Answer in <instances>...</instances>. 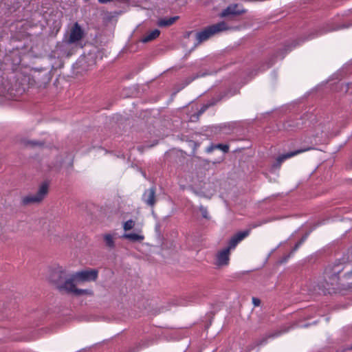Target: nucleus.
Returning a JSON list of instances; mask_svg holds the SVG:
<instances>
[{"label":"nucleus","mask_w":352,"mask_h":352,"mask_svg":"<svg viewBox=\"0 0 352 352\" xmlns=\"http://www.w3.org/2000/svg\"><path fill=\"white\" fill-rule=\"evenodd\" d=\"M58 274V279L55 280L56 287L60 292L66 293H71L75 296H79L82 295H92L93 292L89 289H82L76 287V284L94 281L97 279L98 271L95 269L85 270L76 272L69 276V278H65L64 281L63 279V272L59 270L56 272L54 275Z\"/></svg>","instance_id":"nucleus-1"},{"label":"nucleus","mask_w":352,"mask_h":352,"mask_svg":"<svg viewBox=\"0 0 352 352\" xmlns=\"http://www.w3.org/2000/svg\"><path fill=\"white\" fill-rule=\"evenodd\" d=\"M228 28L226 23L223 21L210 25L197 33L196 36L198 43L205 41L214 34L226 30Z\"/></svg>","instance_id":"nucleus-2"},{"label":"nucleus","mask_w":352,"mask_h":352,"mask_svg":"<svg viewBox=\"0 0 352 352\" xmlns=\"http://www.w3.org/2000/svg\"><path fill=\"white\" fill-rule=\"evenodd\" d=\"M48 184L46 182L43 183L38 188L37 192L34 195H28L22 199V203L24 205L40 203L47 194Z\"/></svg>","instance_id":"nucleus-3"},{"label":"nucleus","mask_w":352,"mask_h":352,"mask_svg":"<svg viewBox=\"0 0 352 352\" xmlns=\"http://www.w3.org/2000/svg\"><path fill=\"white\" fill-rule=\"evenodd\" d=\"M84 35V31L80 26V25L78 23H75L74 26L72 27L68 43H74L79 41H80Z\"/></svg>","instance_id":"nucleus-4"},{"label":"nucleus","mask_w":352,"mask_h":352,"mask_svg":"<svg viewBox=\"0 0 352 352\" xmlns=\"http://www.w3.org/2000/svg\"><path fill=\"white\" fill-rule=\"evenodd\" d=\"M312 149L311 147H307L302 149L295 150L294 151L288 152L287 153L282 154L279 155L276 160V163L273 165L274 167H280L281 164L286 160L294 157L298 154L302 153L303 152L307 151Z\"/></svg>","instance_id":"nucleus-5"},{"label":"nucleus","mask_w":352,"mask_h":352,"mask_svg":"<svg viewBox=\"0 0 352 352\" xmlns=\"http://www.w3.org/2000/svg\"><path fill=\"white\" fill-rule=\"evenodd\" d=\"M142 201L148 206L153 207L155 204V187L152 186L146 190L142 195Z\"/></svg>","instance_id":"nucleus-6"},{"label":"nucleus","mask_w":352,"mask_h":352,"mask_svg":"<svg viewBox=\"0 0 352 352\" xmlns=\"http://www.w3.org/2000/svg\"><path fill=\"white\" fill-rule=\"evenodd\" d=\"M249 234V230H245L237 232L230 239L228 242V246L227 247V248H229L230 250L232 249H234L237 244L246 236H248Z\"/></svg>","instance_id":"nucleus-7"},{"label":"nucleus","mask_w":352,"mask_h":352,"mask_svg":"<svg viewBox=\"0 0 352 352\" xmlns=\"http://www.w3.org/2000/svg\"><path fill=\"white\" fill-rule=\"evenodd\" d=\"M230 260V250L224 248L218 252L217 255V262L218 265H226Z\"/></svg>","instance_id":"nucleus-8"},{"label":"nucleus","mask_w":352,"mask_h":352,"mask_svg":"<svg viewBox=\"0 0 352 352\" xmlns=\"http://www.w3.org/2000/svg\"><path fill=\"white\" fill-rule=\"evenodd\" d=\"M243 11L242 10L238 9V6L236 4L230 5L228 6L226 9H224L221 13V17H226L231 15H238L243 13Z\"/></svg>","instance_id":"nucleus-9"},{"label":"nucleus","mask_w":352,"mask_h":352,"mask_svg":"<svg viewBox=\"0 0 352 352\" xmlns=\"http://www.w3.org/2000/svg\"><path fill=\"white\" fill-rule=\"evenodd\" d=\"M287 331V330H285V331L278 330L274 333H268V334L265 335L263 338H262L261 339H260L257 341V345H264L267 342V340L269 339L276 338L280 336V335H282L283 333H285Z\"/></svg>","instance_id":"nucleus-10"},{"label":"nucleus","mask_w":352,"mask_h":352,"mask_svg":"<svg viewBox=\"0 0 352 352\" xmlns=\"http://www.w3.org/2000/svg\"><path fill=\"white\" fill-rule=\"evenodd\" d=\"M122 238L131 242H142L144 239V236L138 233H124Z\"/></svg>","instance_id":"nucleus-11"},{"label":"nucleus","mask_w":352,"mask_h":352,"mask_svg":"<svg viewBox=\"0 0 352 352\" xmlns=\"http://www.w3.org/2000/svg\"><path fill=\"white\" fill-rule=\"evenodd\" d=\"M179 16H175L172 17H169L168 19H160L157 21V25L160 27H168L173 24L177 19Z\"/></svg>","instance_id":"nucleus-12"},{"label":"nucleus","mask_w":352,"mask_h":352,"mask_svg":"<svg viewBox=\"0 0 352 352\" xmlns=\"http://www.w3.org/2000/svg\"><path fill=\"white\" fill-rule=\"evenodd\" d=\"M160 32L157 29H155L151 31L150 33L146 34L144 37L142 38L141 41L142 43H147L155 39L159 36Z\"/></svg>","instance_id":"nucleus-13"},{"label":"nucleus","mask_w":352,"mask_h":352,"mask_svg":"<svg viewBox=\"0 0 352 352\" xmlns=\"http://www.w3.org/2000/svg\"><path fill=\"white\" fill-rule=\"evenodd\" d=\"M10 86L7 80H4L3 78H0V95H5L10 91Z\"/></svg>","instance_id":"nucleus-14"},{"label":"nucleus","mask_w":352,"mask_h":352,"mask_svg":"<svg viewBox=\"0 0 352 352\" xmlns=\"http://www.w3.org/2000/svg\"><path fill=\"white\" fill-rule=\"evenodd\" d=\"M104 241L105 242L106 245L110 248L113 249L115 248V242L113 236L111 234H105L103 236Z\"/></svg>","instance_id":"nucleus-15"},{"label":"nucleus","mask_w":352,"mask_h":352,"mask_svg":"<svg viewBox=\"0 0 352 352\" xmlns=\"http://www.w3.org/2000/svg\"><path fill=\"white\" fill-rule=\"evenodd\" d=\"M307 236H304L303 237H302L301 239L295 244L294 247L293 248L290 253L283 258V261H287L289 257L293 255L294 252L300 248V246L305 242Z\"/></svg>","instance_id":"nucleus-16"},{"label":"nucleus","mask_w":352,"mask_h":352,"mask_svg":"<svg viewBox=\"0 0 352 352\" xmlns=\"http://www.w3.org/2000/svg\"><path fill=\"white\" fill-rule=\"evenodd\" d=\"M214 104L215 102L212 100L206 104H204L198 111V112L195 115H193L191 118L192 119V118L195 117L197 119H198L199 116H201L204 112H205L208 109L209 107L214 105Z\"/></svg>","instance_id":"nucleus-17"},{"label":"nucleus","mask_w":352,"mask_h":352,"mask_svg":"<svg viewBox=\"0 0 352 352\" xmlns=\"http://www.w3.org/2000/svg\"><path fill=\"white\" fill-rule=\"evenodd\" d=\"M135 225V221L132 219H129L126 221H125L123 224V229L125 232L131 230L134 228Z\"/></svg>","instance_id":"nucleus-18"},{"label":"nucleus","mask_w":352,"mask_h":352,"mask_svg":"<svg viewBox=\"0 0 352 352\" xmlns=\"http://www.w3.org/2000/svg\"><path fill=\"white\" fill-rule=\"evenodd\" d=\"M212 74V72H199V73H197L196 75L193 76L190 79V81H192L198 78H200V77H204L207 75H211Z\"/></svg>","instance_id":"nucleus-19"},{"label":"nucleus","mask_w":352,"mask_h":352,"mask_svg":"<svg viewBox=\"0 0 352 352\" xmlns=\"http://www.w3.org/2000/svg\"><path fill=\"white\" fill-rule=\"evenodd\" d=\"M216 149H220L223 153H228L229 151V146L227 144H215Z\"/></svg>","instance_id":"nucleus-20"},{"label":"nucleus","mask_w":352,"mask_h":352,"mask_svg":"<svg viewBox=\"0 0 352 352\" xmlns=\"http://www.w3.org/2000/svg\"><path fill=\"white\" fill-rule=\"evenodd\" d=\"M199 210L201 212V214H202V217L205 219H208L209 218V216H208V210L207 209L204 207V206H201L199 208Z\"/></svg>","instance_id":"nucleus-21"},{"label":"nucleus","mask_w":352,"mask_h":352,"mask_svg":"<svg viewBox=\"0 0 352 352\" xmlns=\"http://www.w3.org/2000/svg\"><path fill=\"white\" fill-rule=\"evenodd\" d=\"M270 220H267V219L258 221L257 223L252 224V228H255L256 227L261 226H262L267 222H270Z\"/></svg>","instance_id":"nucleus-22"},{"label":"nucleus","mask_w":352,"mask_h":352,"mask_svg":"<svg viewBox=\"0 0 352 352\" xmlns=\"http://www.w3.org/2000/svg\"><path fill=\"white\" fill-rule=\"evenodd\" d=\"M27 144L30 145L32 147H34V146H41L42 143L40 142H37V141H29L27 143Z\"/></svg>","instance_id":"nucleus-23"},{"label":"nucleus","mask_w":352,"mask_h":352,"mask_svg":"<svg viewBox=\"0 0 352 352\" xmlns=\"http://www.w3.org/2000/svg\"><path fill=\"white\" fill-rule=\"evenodd\" d=\"M252 303L254 304V305L255 307H258V306H259V305L261 303V300L257 298L253 297L252 298Z\"/></svg>","instance_id":"nucleus-24"},{"label":"nucleus","mask_w":352,"mask_h":352,"mask_svg":"<svg viewBox=\"0 0 352 352\" xmlns=\"http://www.w3.org/2000/svg\"><path fill=\"white\" fill-rule=\"evenodd\" d=\"M214 149H216L215 148V144H211L210 146H208L207 148H206V152L207 153H211L212 151H213Z\"/></svg>","instance_id":"nucleus-25"},{"label":"nucleus","mask_w":352,"mask_h":352,"mask_svg":"<svg viewBox=\"0 0 352 352\" xmlns=\"http://www.w3.org/2000/svg\"><path fill=\"white\" fill-rule=\"evenodd\" d=\"M332 278L333 279H334L335 280H337L338 279V273H333L332 274Z\"/></svg>","instance_id":"nucleus-26"},{"label":"nucleus","mask_w":352,"mask_h":352,"mask_svg":"<svg viewBox=\"0 0 352 352\" xmlns=\"http://www.w3.org/2000/svg\"><path fill=\"white\" fill-rule=\"evenodd\" d=\"M111 0H98V2L100 3H107L110 2Z\"/></svg>","instance_id":"nucleus-27"},{"label":"nucleus","mask_w":352,"mask_h":352,"mask_svg":"<svg viewBox=\"0 0 352 352\" xmlns=\"http://www.w3.org/2000/svg\"><path fill=\"white\" fill-rule=\"evenodd\" d=\"M272 65H273L272 63H268L267 65V68L270 67Z\"/></svg>","instance_id":"nucleus-28"},{"label":"nucleus","mask_w":352,"mask_h":352,"mask_svg":"<svg viewBox=\"0 0 352 352\" xmlns=\"http://www.w3.org/2000/svg\"><path fill=\"white\" fill-rule=\"evenodd\" d=\"M191 81H188V82H186V85H188V83H190Z\"/></svg>","instance_id":"nucleus-29"}]
</instances>
